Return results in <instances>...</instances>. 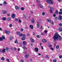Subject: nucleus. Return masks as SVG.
Segmentation results:
<instances>
[{"instance_id":"1","label":"nucleus","mask_w":62,"mask_h":62,"mask_svg":"<svg viewBox=\"0 0 62 62\" xmlns=\"http://www.w3.org/2000/svg\"><path fill=\"white\" fill-rule=\"evenodd\" d=\"M53 39L54 40L56 39L57 40H59L62 39V38L57 33H56L54 35L53 38Z\"/></svg>"},{"instance_id":"2","label":"nucleus","mask_w":62,"mask_h":62,"mask_svg":"<svg viewBox=\"0 0 62 62\" xmlns=\"http://www.w3.org/2000/svg\"><path fill=\"white\" fill-rule=\"evenodd\" d=\"M46 2L49 4H53V1L51 0H46Z\"/></svg>"},{"instance_id":"3","label":"nucleus","mask_w":62,"mask_h":62,"mask_svg":"<svg viewBox=\"0 0 62 62\" xmlns=\"http://www.w3.org/2000/svg\"><path fill=\"white\" fill-rule=\"evenodd\" d=\"M58 20H61L62 19V17L61 15H60L57 18Z\"/></svg>"},{"instance_id":"4","label":"nucleus","mask_w":62,"mask_h":62,"mask_svg":"<svg viewBox=\"0 0 62 62\" xmlns=\"http://www.w3.org/2000/svg\"><path fill=\"white\" fill-rule=\"evenodd\" d=\"M15 17V15L14 14H12L11 15V17L12 18H14Z\"/></svg>"},{"instance_id":"5","label":"nucleus","mask_w":62,"mask_h":62,"mask_svg":"<svg viewBox=\"0 0 62 62\" xmlns=\"http://www.w3.org/2000/svg\"><path fill=\"white\" fill-rule=\"evenodd\" d=\"M5 33H6V34H9L10 33V32H9V31H5Z\"/></svg>"},{"instance_id":"6","label":"nucleus","mask_w":62,"mask_h":62,"mask_svg":"<svg viewBox=\"0 0 62 62\" xmlns=\"http://www.w3.org/2000/svg\"><path fill=\"white\" fill-rule=\"evenodd\" d=\"M34 50L36 52H38L39 51V49L38 48H35L34 49Z\"/></svg>"},{"instance_id":"7","label":"nucleus","mask_w":62,"mask_h":62,"mask_svg":"<svg viewBox=\"0 0 62 62\" xmlns=\"http://www.w3.org/2000/svg\"><path fill=\"white\" fill-rule=\"evenodd\" d=\"M38 6L39 7H40V8H42L43 7V6L40 4H38Z\"/></svg>"},{"instance_id":"8","label":"nucleus","mask_w":62,"mask_h":62,"mask_svg":"<svg viewBox=\"0 0 62 62\" xmlns=\"http://www.w3.org/2000/svg\"><path fill=\"white\" fill-rule=\"evenodd\" d=\"M6 50V49H5V48H4L3 49V50H1V53H4L5 52V50Z\"/></svg>"},{"instance_id":"9","label":"nucleus","mask_w":62,"mask_h":62,"mask_svg":"<svg viewBox=\"0 0 62 62\" xmlns=\"http://www.w3.org/2000/svg\"><path fill=\"white\" fill-rule=\"evenodd\" d=\"M15 8L17 10H19V7L17 6H16L15 7Z\"/></svg>"},{"instance_id":"10","label":"nucleus","mask_w":62,"mask_h":62,"mask_svg":"<svg viewBox=\"0 0 62 62\" xmlns=\"http://www.w3.org/2000/svg\"><path fill=\"white\" fill-rule=\"evenodd\" d=\"M32 42H34V40L33 39V38H30Z\"/></svg>"},{"instance_id":"11","label":"nucleus","mask_w":62,"mask_h":62,"mask_svg":"<svg viewBox=\"0 0 62 62\" xmlns=\"http://www.w3.org/2000/svg\"><path fill=\"white\" fill-rule=\"evenodd\" d=\"M2 13H3V14H5L6 13H7V12L5 10H3L2 11Z\"/></svg>"},{"instance_id":"12","label":"nucleus","mask_w":62,"mask_h":62,"mask_svg":"<svg viewBox=\"0 0 62 62\" xmlns=\"http://www.w3.org/2000/svg\"><path fill=\"white\" fill-rule=\"evenodd\" d=\"M42 41L43 42H44V43H45L46 42V40H45L44 39H42Z\"/></svg>"},{"instance_id":"13","label":"nucleus","mask_w":62,"mask_h":62,"mask_svg":"<svg viewBox=\"0 0 62 62\" xmlns=\"http://www.w3.org/2000/svg\"><path fill=\"white\" fill-rule=\"evenodd\" d=\"M30 28L31 29H33V27L32 25H30Z\"/></svg>"},{"instance_id":"14","label":"nucleus","mask_w":62,"mask_h":62,"mask_svg":"<svg viewBox=\"0 0 62 62\" xmlns=\"http://www.w3.org/2000/svg\"><path fill=\"white\" fill-rule=\"evenodd\" d=\"M31 21L32 23H34L35 22V21L34 20V19H33L31 20Z\"/></svg>"},{"instance_id":"15","label":"nucleus","mask_w":62,"mask_h":62,"mask_svg":"<svg viewBox=\"0 0 62 62\" xmlns=\"http://www.w3.org/2000/svg\"><path fill=\"white\" fill-rule=\"evenodd\" d=\"M3 4L4 5H7V2L6 1H4L3 3Z\"/></svg>"},{"instance_id":"16","label":"nucleus","mask_w":62,"mask_h":62,"mask_svg":"<svg viewBox=\"0 0 62 62\" xmlns=\"http://www.w3.org/2000/svg\"><path fill=\"white\" fill-rule=\"evenodd\" d=\"M37 27L38 28H39V23H38L37 24Z\"/></svg>"},{"instance_id":"17","label":"nucleus","mask_w":62,"mask_h":62,"mask_svg":"<svg viewBox=\"0 0 62 62\" xmlns=\"http://www.w3.org/2000/svg\"><path fill=\"white\" fill-rule=\"evenodd\" d=\"M55 13L56 14H58V11L57 10H55Z\"/></svg>"},{"instance_id":"18","label":"nucleus","mask_w":62,"mask_h":62,"mask_svg":"<svg viewBox=\"0 0 62 62\" xmlns=\"http://www.w3.org/2000/svg\"><path fill=\"white\" fill-rule=\"evenodd\" d=\"M23 43L24 45H25L26 44V42L25 41H23Z\"/></svg>"},{"instance_id":"19","label":"nucleus","mask_w":62,"mask_h":62,"mask_svg":"<svg viewBox=\"0 0 62 62\" xmlns=\"http://www.w3.org/2000/svg\"><path fill=\"white\" fill-rule=\"evenodd\" d=\"M29 56V54H26L25 55V57L26 58H27V57Z\"/></svg>"},{"instance_id":"20","label":"nucleus","mask_w":62,"mask_h":62,"mask_svg":"<svg viewBox=\"0 0 62 62\" xmlns=\"http://www.w3.org/2000/svg\"><path fill=\"white\" fill-rule=\"evenodd\" d=\"M36 0L38 3H40V1L39 0Z\"/></svg>"},{"instance_id":"21","label":"nucleus","mask_w":62,"mask_h":62,"mask_svg":"<svg viewBox=\"0 0 62 62\" xmlns=\"http://www.w3.org/2000/svg\"><path fill=\"white\" fill-rule=\"evenodd\" d=\"M58 14L59 15H62V12H59Z\"/></svg>"},{"instance_id":"22","label":"nucleus","mask_w":62,"mask_h":62,"mask_svg":"<svg viewBox=\"0 0 62 62\" xmlns=\"http://www.w3.org/2000/svg\"><path fill=\"white\" fill-rule=\"evenodd\" d=\"M3 40V39L2 38L0 37V41H2Z\"/></svg>"},{"instance_id":"23","label":"nucleus","mask_w":62,"mask_h":62,"mask_svg":"<svg viewBox=\"0 0 62 62\" xmlns=\"http://www.w3.org/2000/svg\"><path fill=\"white\" fill-rule=\"evenodd\" d=\"M56 48L57 49H58L59 48V46L57 45L56 46Z\"/></svg>"},{"instance_id":"24","label":"nucleus","mask_w":62,"mask_h":62,"mask_svg":"<svg viewBox=\"0 0 62 62\" xmlns=\"http://www.w3.org/2000/svg\"><path fill=\"white\" fill-rule=\"evenodd\" d=\"M59 30H60V31H61V32L62 31V28H60L59 29Z\"/></svg>"},{"instance_id":"25","label":"nucleus","mask_w":62,"mask_h":62,"mask_svg":"<svg viewBox=\"0 0 62 62\" xmlns=\"http://www.w3.org/2000/svg\"><path fill=\"white\" fill-rule=\"evenodd\" d=\"M2 19L3 21H5L6 20V18L3 17Z\"/></svg>"},{"instance_id":"26","label":"nucleus","mask_w":62,"mask_h":62,"mask_svg":"<svg viewBox=\"0 0 62 62\" xmlns=\"http://www.w3.org/2000/svg\"><path fill=\"white\" fill-rule=\"evenodd\" d=\"M45 12H43V13H42V15H43V16L45 15Z\"/></svg>"},{"instance_id":"27","label":"nucleus","mask_w":62,"mask_h":62,"mask_svg":"<svg viewBox=\"0 0 62 62\" xmlns=\"http://www.w3.org/2000/svg\"><path fill=\"white\" fill-rule=\"evenodd\" d=\"M53 62H56V59H54L53 60Z\"/></svg>"},{"instance_id":"28","label":"nucleus","mask_w":62,"mask_h":62,"mask_svg":"<svg viewBox=\"0 0 62 62\" xmlns=\"http://www.w3.org/2000/svg\"><path fill=\"white\" fill-rule=\"evenodd\" d=\"M4 59H5L3 57L1 58V60H4Z\"/></svg>"},{"instance_id":"29","label":"nucleus","mask_w":62,"mask_h":62,"mask_svg":"<svg viewBox=\"0 0 62 62\" xmlns=\"http://www.w3.org/2000/svg\"><path fill=\"white\" fill-rule=\"evenodd\" d=\"M21 39L23 40H24L25 39V38L24 37H23L21 38Z\"/></svg>"},{"instance_id":"30","label":"nucleus","mask_w":62,"mask_h":62,"mask_svg":"<svg viewBox=\"0 0 62 62\" xmlns=\"http://www.w3.org/2000/svg\"><path fill=\"white\" fill-rule=\"evenodd\" d=\"M8 48V47H7L6 48V50H7V51H8L9 50Z\"/></svg>"},{"instance_id":"31","label":"nucleus","mask_w":62,"mask_h":62,"mask_svg":"<svg viewBox=\"0 0 62 62\" xmlns=\"http://www.w3.org/2000/svg\"><path fill=\"white\" fill-rule=\"evenodd\" d=\"M23 49H27V48L25 46H24L23 47Z\"/></svg>"},{"instance_id":"32","label":"nucleus","mask_w":62,"mask_h":62,"mask_svg":"<svg viewBox=\"0 0 62 62\" xmlns=\"http://www.w3.org/2000/svg\"><path fill=\"white\" fill-rule=\"evenodd\" d=\"M22 35H23V34H22V33H20L19 34V36L20 37L22 36Z\"/></svg>"},{"instance_id":"33","label":"nucleus","mask_w":62,"mask_h":62,"mask_svg":"<svg viewBox=\"0 0 62 62\" xmlns=\"http://www.w3.org/2000/svg\"><path fill=\"white\" fill-rule=\"evenodd\" d=\"M2 38L3 39H5V37L2 36Z\"/></svg>"},{"instance_id":"34","label":"nucleus","mask_w":62,"mask_h":62,"mask_svg":"<svg viewBox=\"0 0 62 62\" xmlns=\"http://www.w3.org/2000/svg\"><path fill=\"white\" fill-rule=\"evenodd\" d=\"M18 21L19 23H21V20H20V19H18Z\"/></svg>"},{"instance_id":"35","label":"nucleus","mask_w":62,"mask_h":62,"mask_svg":"<svg viewBox=\"0 0 62 62\" xmlns=\"http://www.w3.org/2000/svg\"><path fill=\"white\" fill-rule=\"evenodd\" d=\"M53 15V16L54 17H56V15H55V14H54Z\"/></svg>"},{"instance_id":"36","label":"nucleus","mask_w":62,"mask_h":62,"mask_svg":"<svg viewBox=\"0 0 62 62\" xmlns=\"http://www.w3.org/2000/svg\"><path fill=\"white\" fill-rule=\"evenodd\" d=\"M21 9L22 10H24V8L23 7L21 8Z\"/></svg>"},{"instance_id":"37","label":"nucleus","mask_w":62,"mask_h":62,"mask_svg":"<svg viewBox=\"0 0 62 62\" xmlns=\"http://www.w3.org/2000/svg\"><path fill=\"white\" fill-rule=\"evenodd\" d=\"M15 20L16 21H18V18H15Z\"/></svg>"},{"instance_id":"38","label":"nucleus","mask_w":62,"mask_h":62,"mask_svg":"<svg viewBox=\"0 0 62 62\" xmlns=\"http://www.w3.org/2000/svg\"><path fill=\"white\" fill-rule=\"evenodd\" d=\"M25 36L26 35L25 34H22V36L23 37H25Z\"/></svg>"},{"instance_id":"39","label":"nucleus","mask_w":62,"mask_h":62,"mask_svg":"<svg viewBox=\"0 0 62 62\" xmlns=\"http://www.w3.org/2000/svg\"><path fill=\"white\" fill-rule=\"evenodd\" d=\"M37 37L38 38H40V36H39L37 35Z\"/></svg>"},{"instance_id":"40","label":"nucleus","mask_w":62,"mask_h":62,"mask_svg":"<svg viewBox=\"0 0 62 62\" xmlns=\"http://www.w3.org/2000/svg\"><path fill=\"white\" fill-rule=\"evenodd\" d=\"M54 20H57V17H55L54 19Z\"/></svg>"},{"instance_id":"41","label":"nucleus","mask_w":62,"mask_h":62,"mask_svg":"<svg viewBox=\"0 0 62 62\" xmlns=\"http://www.w3.org/2000/svg\"><path fill=\"white\" fill-rule=\"evenodd\" d=\"M62 57V56L61 55H60L59 56V58H61Z\"/></svg>"},{"instance_id":"42","label":"nucleus","mask_w":62,"mask_h":62,"mask_svg":"<svg viewBox=\"0 0 62 62\" xmlns=\"http://www.w3.org/2000/svg\"><path fill=\"white\" fill-rule=\"evenodd\" d=\"M50 49L51 50H52V51H54V48L53 47L51 48Z\"/></svg>"},{"instance_id":"43","label":"nucleus","mask_w":62,"mask_h":62,"mask_svg":"<svg viewBox=\"0 0 62 62\" xmlns=\"http://www.w3.org/2000/svg\"><path fill=\"white\" fill-rule=\"evenodd\" d=\"M47 21L48 22H49V23H50L51 22V20H48Z\"/></svg>"},{"instance_id":"44","label":"nucleus","mask_w":62,"mask_h":62,"mask_svg":"<svg viewBox=\"0 0 62 62\" xmlns=\"http://www.w3.org/2000/svg\"><path fill=\"white\" fill-rule=\"evenodd\" d=\"M46 58H47L48 59L49 58V57H48V56L47 55H46Z\"/></svg>"},{"instance_id":"45","label":"nucleus","mask_w":62,"mask_h":62,"mask_svg":"<svg viewBox=\"0 0 62 62\" xmlns=\"http://www.w3.org/2000/svg\"><path fill=\"white\" fill-rule=\"evenodd\" d=\"M13 39V37H11L10 38V40H11V39Z\"/></svg>"},{"instance_id":"46","label":"nucleus","mask_w":62,"mask_h":62,"mask_svg":"<svg viewBox=\"0 0 62 62\" xmlns=\"http://www.w3.org/2000/svg\"><path fill=\"white\" fill-rule=\"evenodd\" d=\"M21 62H24V61H23V60H21L20 61Z\"/></svg>"},{"instance_id":"47","label":"nucleus","mask_w":62,"mask_h":62,"mask_svg":"<svg viewBox=\"0 0 62 62\" xmlns=\"http://www.w3.org/2000/svg\"><path fill=\"white\" fill-rule=\"evenodd\" d=\"M9 26L10 27H12V24H11L9 25Z\"/></svg>"},{"instance_id":"48","label":"nucleus","mask_w":62,"mask_h":62,"mask_svg":"<svg viewBox=\"0 0 62 62\" xmlns=\"http://www.w3.org/2000/svg\"><path fill=\"white\" fill-rule=\"evenodd\" d=\"M59 25H60V26H62V24H61V23H60L59 24Z\"/></svg>"},{"instance_id":"49","label":"nucleus","mask_w":62,"mask_h":62,"mask_svg":"<svg viewBox=\"0 0 62 62\" xmlns=\"http://www.w3.org/2000/svg\"><path fill=\"white\" fill-rule=\"evenodd\" d=\"M17 34L19 35V34H20V32H17Z\"/></svg>"},{"instance_id":"50","label":"nucleus","mask_w":62,"mask_h":62,"mask_svg":"<svg viewBox=\"0 0 62 62\" xmlns=\"http://www.w3.org/2000/svg\"><path fill=\"white\" fill-rule=\"evenodd\" d=\"M51 23L53 25L54 24V22L53 21L51 22Z\"/></svg>"},{"instance_id":"51","label":"nucleus","mask_w":62,"mask_h":62,"mask_svg":"<svg viewBox=\"0 0 62 62\" xmlns=\"http://www.w3.org/2000/svg\"><path fill=\"white\" fill-rule=\"evenodd\" d=\"M48 46L50 47H52V46L51 45H49Z\"/></svg>"},{"instance_id":"52","label":"nucleus","mask_w":62,"mask_h":62,"mask_svg":"<svg viewBox=\"0 0 62 62\" xmlns=\"http://www.w3.org/2000/svg\"><path fill=\"white\" fill-rule=\"evenodd\" d=\"M7 20H8V21H9V20H10V18H8L7 19Z\"/></svg>"},{"instance_id":"53","label":"nucleus","mask_w":62,"mask_h":62,"mask_svg":"<svg viewBox=\"0 0 62 62\" xmlns=\"http://www.w3.org/2000/svg\"><path fill=\"white\" fill-rule=\"evenodd\" d=\"M44 32L45 33H47V31H45Z\"/></svg>"},{"instance_id":"54","label":"nucleus","mask_w":62,"mask_h":62,"mask_svg":"<svg viewBox=\"0 0 62 62\" xmlns=\"http://www.w3.org/2000/svg\"><path fill=\"white\" fill-rule=\"evenodd\" d=\"M23 29L22 28L21 29V31H23Z\"/></svg>"},{"instance_id":"55","label":"nucleus","mask_w":62,"mask_h":62,"mask_svg":"<svg viewBox=\"0 0 62 62\" xmlns=\"http://www.w3.org/2000/svg\"><path fill=\"white\" fill-rule=\"evenodd\" d=\"M16 42H17V40L16 39L15 40V43H16Z\"/></svg>"},{"instance_id":"56","label":"nucleus","mask_w":62,"mask_h":62,"mask_svg":"<svg viewBox=\"0 0 62 62\" xmlns=\"http://www.w3.org/2000/svg\"><path fill=\"white\" fill-rule=\"evenodd\" d=\"M18 51H20V48H18Z\"/></svg>"},{"instance_id":"57","label":"nucleus","mask_w":62,"mask_h":62,"mask_svg":"<svg viewBox=\"0 0 62 62\" xmlns=\"http://www.w3.org/2000/svg\"><path fill=\"white\" fill-rule=\"evenodd\" d=\"M50 13H52V10H50Z\"/></svg>"},{"instance_id":"58","label":"nucleus","mask_w":62,"mask_h":62,"mask_svg":"<svg viewBox=\"0 0 62 62\" xmlns=\"http://www.w3.org/2000/svg\"><path fill=\"white\" fill-rule=\"evenodd\" d=\"M60 12H62V9H60Z\"/></svg>"},{"instance_id":"59","label":"nucleus","mask_w":62,"mask_h":62,"mask_svg":"<svg viewBox=\"0 0 62 62\" xmlns=\"http://www.w3.org/2000/svg\"><path fill=\"white\" fill-rule=\"evenodd\" d=\"M6 60L8 61H9V59H6Z\"/></svg>"},{"instance_id":"60","label":"nucleus","mask_w":62,"mask_h":62,"mask_svg":"<svg viewBox=\"0 0 62 62\" xmlns=\"http://www.w3.org/2000/svg\"><path fill=\"white\" fill-rule=\"evenodd\" d=\"M24 18L26 19V16L25 15H24Z\"/></svg>"},{"instance_id":"61","label":"nucleus","mask_w":62,"mask_h":62,"mask_svg":"<svg viewBox=\"0 0 62 62\" xmlns=\"http://www.w3.org/2000/svg\"><path fill=\"white\" fill-rule=\"evenodd\" d=\"M41 49H43V47L42 46H41Z\"/></svg>"},{"instance_id":"62","label":"nucleus","mask_w":62,"mask_h":62,"mask_svg":"<svg viewBox=\"0 0 62 62\" xmlns=\"http://www.w3.org/2000/svg\"><path fill=\"white\" fill-rule=\"evenodd\" d=\"M41 35H44V34H43V33H41Z\"/></svg>"},{"instance_id":"63","label":"nucleus","mask_w":62,"mask_h":62,"mask_svg":"<svg viewBox=\"0 0 62 62\" xmlns=\"http://www.w3.org/2000/svg\"><path fill=\"white\" fill-rule=\"evenodd\" d=\"M53 7H51L50 8L51 9H53Z\"/></svg>"},{"instance_id":"64","label":"nucleus","mask_w":62,"mask_h":62,"mask_svg":"<svg viewBox=\"0 0 62 62\" xmlns=\"http://www.w3.org/2000/svg\"><path fill=\"white\" fill-rule=\"evenodd\" d=\"M11 50H13V48H11Z\"/></svg>"}]
</instances>
